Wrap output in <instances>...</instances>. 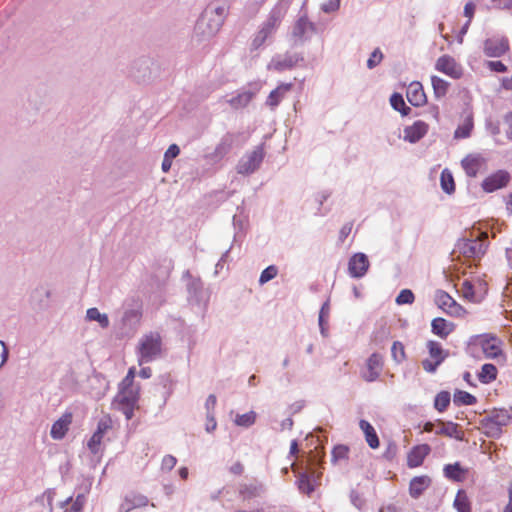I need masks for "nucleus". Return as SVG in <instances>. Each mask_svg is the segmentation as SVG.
I'll return each mask as SVG.
<instances>
[{"label":"nucleus","mask_w":512,"mask_h":512,"mask_svg":"<svg viewBox=\"0 0 512 512\" xmlns=\"http://www.w3.org/2000/svg\"><path fill=\"white\" fill-rule=\"evenodd\" d=\"M512 415L506 409H494L486 417L481 419L482 432L489 438L498 439L504 432V428L511 422Z\"/></svg>","instance_id":"1"},{"label":"nucleus","mask_w":512,"mask_h":512,"mask_svg":"<svg viewBox=\"0 0 512 512\" xmlns=\"http://www.w3.org/2000/svg\"><path fill=\"white\" fill-rule=\"evenodd\" d=\"M139 396L138 387L119 388L114 405L125 415L127 420L132 419L134 410L138 409Z\"/></svg>","instance_id":"2"},{"label":"nucleus","mask_w":512,"mask_h":512,"mask_svg":"<svg viewBox=\"0 0 512 512\" xmlns=\"http://www.w3.org/2000/svg\"><path fill=\"white\" fill-rule=\"evenodd\" d=\"M162 340L157 332L144 335L138 344V364L142 365L152 361L161 354Z\"/></svg>","instance_id":"3"},{"label":"nucleus","mask_w":512,"mask_h":512,"mask_svg":"<svg viewBox=\"0 0 512 512\" xmlns=\"http://www.w3.org/2000/svg\"><path fill=\"white\" fill-rule=\"evenodd\" d=\"M426 348L429 358L422 361V367L426 372L434 373L448 357L449 352L443 349L441 343L434 340L427 341Z\"/></svg>","instance_id":"4"},{"label":"nucleus","mask_w":512,"mask_h":512,"mask_svg":"<svg viewBox=\"0 0 512 512\" xmlns=\"http://www.w3.org/2000/svg\"><path fill=\"white\" fill-rule=\"evenodd\" d=\"M435 303L444 313L454 318H464L468 313L461 304L443 290L436 292Z\"/></svg>","instance_id":"5"},{"label":"nucleus","mask_w":512,"mask_h":512,"mask_svg":"<svg viewBox=\"0 0 512 512\" xmlns=\"http://www.w3.org/2000/svg\"><path fill=\"white\" fill-rule=\"evenodd\" d=\"M487 233L481 232L474 239H463L458 243V248L461 254L467 258H479L487 249L486 240Z\"/></svg>","instance_id":"6"},{"label":"nucleus","mask_w":512,"mask_h":512,"mask_svg":"<svg viewBox=\"0 0 512 512\" xmlns=\"http://www.w3.org/2000/svg\"><path fill=\"white\" fill-rule=\"evenodd\" d=\"M476 343L481 347L482 352L487 358H498L503 355V342L496 335H478Z\"/></svg>","instance_id":"7"},{"label":"nucleus","mask_w":512,"mask_h":512,"mask_svg":"<svg viewBox=\"0 0 512 512\" xmlns=\"http://www.w3.org/2000/svg\"><path fill=\"white\" fill-rule=\"evenodd\" d=\"M510 49L506 36H493L484 41L483 50L488 57H501Z\"/></svg>","instance_id":"8"},{"label":"nucleus","mask_w":512,"mask_h":512,"mask_svg":"<svg viewBox=\"0 0 512 512\" xmlns=\"http://www.w3.org/2000/svg\"><path fill=\"white\" fill-rule=\"evenodd\" d=\"M264 158V151L262 147H257L252 152L245 155L237 165V172L239 174L253 173L261 164Z\"/></svg>","instance_id":"9"},{"label":"nucleus","mask_w":512,"mask_h":512,"mask_svg":"<svg viewBox=\"0 0 512 512\" xmlns=\"http://www.w3.org/2000/svg\"><path fill=\"white\" fill-rule=\"evenodd\" d=\"M435 69L452 79H460L463 75L462 66L450 55H442L435 63Z\"/></svg>","instance_id":"10"},{"label":"nucleus","mask_w":512,"mask_h":512,"mask_svg":"<svg viewBox=\"0 0 512 512\" xmlns=\"http://www.w3.org/2000/svg\"><path fill=\"white\" fill-rule=\"evenodd\" d=\"M509 180V173L504 170H499L483 180L482 188L485 192L491 193L505 187L509 183Z\"/></svg>","instance_id":"11"},{"label":"nucleus","mask_w":512,"mask_h":512,"mask_svg":"<svg viewBox=\"0 0 512 512\" xmlns=\"http://www.w3.org/2000/svg\"><path fill=\"white\" fill-rule=\"evenodd\" d=\"M383 368V358L378 353H373L366 362L365 370L362 372V377L367 382L375 381Z\"/></svg>","instance_id":"12"},{"label":"nucleus","mask_w":512,"mask_h":512,"mask_svg":"<svg viewBox=\"0 0 512 512\" xmlns=\"http://www.w3.org/2000/svg\"><path fill=\"white\" fill-rule=\"evenodd\" d=\"M484 284L481 281L473 283L470 280H465L461 286L462 297L470 302H480L483 298Z\"/></svg>","instance_id":"13"},{"label":"nucleus","mask_w":512,"mask_h":512,"mask_svg":"<svg viewBox=\"0 0 512 512\" xmlns=\"http://www.w3.org/2000/svg\"><path fill=\"white\" fill-rule=\"evenodd\" d=\"M406 97L408 102L414 107H421L427 103V95L419 81H413L408 85Z\"/></svg>","instance_id":"14"},{"label":"nucleus","mask_w":512,"mask_h":512,"mask_svg":"<svg viewBox=\"0 0 512 512\" xmlns=\"http://www.w3.org/2000/svg\"><path fill=\"white\" fill-rule=\"evenodd\" d=\"M461 166L468 177H476L485 167V159L479 154H468L462 159Z\"/></svg>","instance_id":"15"},{"label":"nucleus","mask_w":512,"mask_h":512,"mask_svg":"<svg viewBox=\"0 0 512 512\" xmlns=\"http://www.w3.org/2000/svg\"><path fill=\"white\" fill-rule=\"evenodd\" d=\"M474 128V115L471 110L466 109L461 114V123L454 131V139H466L471 136Z\"/></svg>","instance_id":"16"},{"label":"nucleus","mask_w":512,"mask_h":512,"mask_svg":"<svg viewBox=\"0 0 512 512\" xmlns=\"http://www.w3.org/2000/svg\"><path fill=\"white\" fill-rule=\"evenodd\" d=\"M369 267V261L365 254H354L348 264V270L352 277L359 278L365 275Z\"/></svg>","instance_id":"17"},{"label":"nucleus","mask_w":512,"mask_h":512,"mask_svg":"<svg viewBox=\"0 0 512 512\" xmlns=\"http://www.w3.org/2000/svg\"><path fill=\"white\" fill-rule=\"evenodd\" d=\"M428 130L429 125L426 122L422 120L415 121L404 129V139L410 143L418 142L427 134Z\"/></svg>","instance_id":"18"},{"label":"nucleus","mask_w":512,"mask_h":512,"mask_svg":"<svg viewBox=\"0 0 512 512\" xmlns=\"http://www.w3.org/2000/svg\"><path fill=\"white\" fill-rule=\"evenodd\" d=\"M430 451L431 448L428 444H420L414 446L407 455V466L409 468H416L421 466Z\"/></svg>","instance_id":"19"},{"label":"nucleus","mask_w":512,"mask_h":512,"mask_svg":"<svg viewBox=\"0 0 512 512\" xmlns=\"http://www.w3.org/2000/svg\"><path fill=\"white\" fill-rule=\"evenodd\" d=\"M456 325L442 317H436L431 321V332L445 340L454 332Z\"/></svg>","instance_id":"20"},{"label":"nucleus","mask_w":512,"mask_h":512,"mask_svg":"<svg viewBox=\"0 0 512 512\" xmlns=\"http://www.w3.org/2000/svg\"><path fill=\"white\" fill-rule=\"evenodd\" d=\"M432 483V479L428 475L416 476L411 479L409 484V494L412 498H419Z\"/></svg>","instance_id":"21"},{"label":"nucleus","mask_w":512,"mask_h":512,"mask_svg":"<svg viewBox=\"0 0 512 512\" xmlns=\"http://www.w3.org/2000/svg\"><path fill=\"white\" fill-rule=\"evenodd\" d=\"M72 423V414L65 413L63 414L57 421L52 425L50 434L51 437L55 440L62 439L67 431L69 430V426Z\"/></svg>","instance_id":"22"},{"label":"nucleus","mask_w":512,"mask_h":512,"mask_svg":"<svg viewBox=\"0 0 512 512\" xmlns=\"http://www.w3.org/2000/svg\"><path fill=\"white\" fill-rule=\"evenodd\" d=\"M293 88L292 83H281L276 89L272 90L267 97L266 104L271 108H275L279 105L282 99L290 92Z\"/></svg>","instance_id":"23"},{"label":"nucleus","mask_w":512,"mask_h":512,"mask_svg":"<svg viewBox=\"0 0 512 512\" xmlns=\"http://www.w3.org/2000/svg\"><path fill=\"white\" fill-rule=\"evenodd\" d=\"M438 429L435 431L437 435H444L450 438H455L456 440H463L464 433L459 430V426L454 422L444 423L441 420H438Z\"/></svg>","instance_id":"24"},{"label":"nucleus","mask_w":512,"mask_h":512,"mask_svg":"<svg viewBox=\"0 0 512 512\" xmlns=\"http://www.w3.org/2000/svg\"><path fill=\"white\" fill-rule=\"evenodd\" d=\"M443 471L446 478L455 482H463L468 473V469L463 468L458 462L447 464Z\"/></svg>","instance_id":"25"},{"label":"nucleus","mask_w":512,"mask_h":512,"mask_svg":"<svg viewBox=\"0 0 512 512\" xmlns=\"http://www.w3.org/2000/svg\"><path fill=\"white\" fill-rule=\"evenodd\" d=\"M359 427L365 435V440L371 449H377L380 445L378 435L374 427L366 420H360Z\"/></svg>","instance_id":"26"},{"label":"nucleus","mask_w":512,"mask_h":512,"mask_svg":"<svg viewBox=\"0 0 512 512\" xmlns=\"http://www.w3.org/2000/svg\"><path fill=\"white\" fill-rule=\"evenodd\" d=\"M453 507L457 512H472V503L465 490L460 489L457 491Z\"/></svg>","instance_id":"27"},{"label":"nucleus","mask_w":512,"mask_h":512,"mask_svg":"<svg viewBox=\"0 0 512 512\" xmlns=\"http://www.w3.org/2000/svg\"><path fill=\"white\" fill-rule=\"evenodd\" d=\"M431 84L433 89V95L436 99L444 98L447 95L450 87L449 82L436 75H432Z\"/></svg>","instance_id":"28"},{"label":"nucleus","mask_w":512,"mask_h":512,"mask_svg":"<svg viewBox=\"0 0 512 512\" xmlns=\"http://www.w3.org/2000/svg\"><path fill=\"white\" fill-rule=\"evenodd\" d=\"M498 370L495 365L486 363L482 365L480 372L478 373V379L483 384H489L496 380Z\"/></svg>","instance_id":"29"},{"label":"nucleus","mask_w":512,"mask_h":512,"mask_svg":"<svg viewBox=\"0 0 512 512\" xmlns=\"http://www.w3.org/2000/svg\"><path fill=\"white\" fill-rule=\"evenodd\" d=\"M390 104L394 110L400 112L403 116H407L411 108L405 104L403 96L399 93H393L390 97Z\"/></svg>","instance_id":"30"},{"label":"nucleus","mask_w":512,"mask_h":512,"mask_svg":"<svg viewBox=\"0 0 512 512\" xmlns=\"http://www.w3.org/2000/svg\"><path fill=\"white\" fill-rule=\"evenodd\" d=\"M453 401L458 406L474 405L477 403V398L467 391L458 390L454 393Z\"/></svg>","instance_id":"31"},{"label":"nucleus","mask_w":512,"mask_h":512,"mask_svg":"<svg viewBox=\"0 0 512 512\" xmlns=\"http://www.w3.org/2000/svg\"><path fill=\"white\" fill-rule=\"evenodd\" d=\"M441 188L448 194L455 191V182L452 173L448 169H444L441 172L440 177Z\"/></svg>","instance_id":"32"},{"label":"nucleus","mask_w":512,"mask_h":512,"mask_svg":"<svg viewBox=\"0 0 512 512\" xmlns=\"http://www.w3.org/2000/svg\"><path fill=\"white\" fill-rule=\"evenodd\" d=\"M281 22V16L279 12L273 11L267 21L263 24L261 30L267 33L269 36L278 27Z\"/></svg>","instance_id":"33"},{"label":"nucleus","mask_w":512,"mask_h":512,"mask_svg":"<svg viewBox=\"0 0 512 512\" xmlns=\"http://www.w3.org/2000/svg\"><path fill=\"white\" fill-rule=\"evenodd\" d=\"M450 393L447 391L439 392L434 400V407L439 412H444L450 404Z\"/></svg>","instance_id":"34"},{"label":"nucleus","mask_w":512,"mask_h":512,"mask_svg":"<svg viewBox=\"0 0 512 512\" xmlns=\"http://www.w3.org/2000/svg\"><path fill=\"white\" fill-rule=\"evenodd\" d=\"M256 418L257 414L254 411L238 414L235 418V424L242 427H250L255 423Z\"/></svg>","instance_id":"35"},{"label":"nucleus","mask_w":512,"mask_h":512,"mask_svg":"<svg viewBox=\"0 0 512 512\" xmlns=\"http://www.w3.org/2000/svg\"><path fill=\"white\" fill-rule=\"evenodd\" d=\"M86 315L90 321L99 322L100 326L103 328H106L109 325V319H108L107 315L101 314L97 308H89L87 310Z\"/></svg>","instance_id":"36"},{"label":"nucleus","mask_w":512,"mask_h":512,"mask_svg":"<svg viewBox=\"0 0 512 512\" xmlns=\"http://www.w3.org/2000/svg\"><path fill=\"white\" fill-rule=\"evenodd\" d=\"M391 356L397 363H401L406 359L405 347L402 342H393L391 347Z\"/></svg>","instance_id":"37"},{"label":"nucleus","mask_w":512,"mask_h":512,"mask_svg":"<svg viewBox=\"0 0 512 512\" xmlns=\"http://www.w3.org/2000/svg\"><path fill=\"white\" fill-rule=\"evenodd\" d=\"M113 421L109 415L103 416L98 424L95 433L104 436V434L112 428Z\"/></svg>","instance_id":"38"},{"label":"nucleus","mask_w":512,"mask_h":512,"mask_svg":"<svg viewBox=\"0 0 512 512\" xmlns=\"http://www.w3.org/2000/svg\"><path fill=\"white\" fill-rule=\"evenodd\" d=\"M415 300V296L410 289H403L396 297V303L398 305L412 304Z\"/></svg>","instance_id":"39"},{"label":"nucleus","mask_w":512,"mask_h":512,"mask_svg":"<svg viewBox=\"0 0 512 512\" xmlns=\"http://www.w3.org/2000/svg\"><path fill=\"white\" fill-rule=\"evenodd\" d=\"M278 274V269L274 265H270L267 268H265L260 275L259 283L265 284L268 281L274 279Z\"/></svg>","instance_id":"40"},{"label":"nucleus","mask_w":512,"mask_h":512,"mask_svg":"<svg viewBox=\"0 0 512 512\" xmlns=\"http://www.w3.org/2000/svg\"><path fill=\"white\" fill-rule=\"evenodd\" d=\"M349 448L346 445H337L332 450V458L335 461L347 459Z\"/></svg>","instance_id":"41"},{"label":"nucleus","mask_w":512,"mask_h":512,"mask_svg":"<svg viewBox=\"0 0 512 512\" xmlns=\"http://www.w3.org/2000/svg\"><path fill=\"white\" fill-rule=\"evenodd\" d=\"M253 98V93L252 92H244L242 94H239L237 97L233 98L231 100V104L233 106H238V105H247Z\"/></svg>","instance_id":"42"},{"label":"nucleus","mask_w":512,"mask_h":512,"mask_svg":"<svg viewBox=\"0 0 512 512\" xmlns=\"http://www.w3.org/2000/svg\"><path fill=\"white\" fill-rule=\"evenodd\" d=\"M136 368L130 367L126 376L121 381L119 388H128V387H134V378H135Z\"/></svg>","instance_id":"43"},{"label":"nucleus","mask_w":512,"mask_h":512,"mask_svg":"<svg viewBox=\"0 0 512 512\" xmlns=\"http://www.w3.org/2000/svg\"><path fill=\"white\" fill-rule=\"evenodd\" d=\"M102 439H103V436H101L95 432L93 433L92 437L90 438V440L87 443V446L92 453H97L99 451V447L102 442Z\"/></svg>","instance_id":"44"},{"label":"nucleus","mask_w":512,"mask_h":512,"mask_svg":"<svg viewBox=\"0 0 512 512\" xmlns=\"http://www.w3.org/2000/svg\"><path fill=\"white\" fill-rule=\"evenodd\" d=\"M382 59H383L382 52L379 49H375L367 61L368 68L372 69V68L376 67L378 64H380Z\"/></svg>","instance_id":"45"},{"label":"nucleus","mask_w":512,"mask_h":512,"mask_svg":"<svg viewBox=\"0 0 512 512\" xmlns=\"http://www.w3.org/2000/svg\"><path fill=\"white\" fill-rule=\"evenodd\" d=\"M177 463V459L172 455H166L163 457L161 462V468L163 470L170 471L172 470Z\"/></svg>","instance_id":"46"},{"label":"nucleus","mask_w":512,"mask_h":512,"mask_svg":"<svg viewBox=\"0 0 512 512\" xmlns=\"http://www.w3.org/2000/svg\"><path fill=\"white\" fill-rule=\"evenodd\" d=\"M475 9H476V6H475V4H474L472 1L467 2V3L465 4V7H464V15L468 18V21H467V23L465 24L464 29H466V28L469 26V24H470V22H471V19H472V18H473V16H474Z\"/></svg>","instance_id":"47"},{"label":"nucleus","mask_w":512,"mask_h":512,"mask_svg":"<svg viewBox=\"0 0 512 512\" xmlns=\"http://www.w3.org/2000/svg\"><path fill=\"white\" fill-rule=\"evenodd\" d=\"M487 66L490 70L495 72L504 73L507 71L506 65L501 61H488Z\"/></svg>","instance_id":"48"},{"label":"nucleus","mask_w":512,"mask_h":512,"mask_svg":"<svg viewBox=\"0 0 512 512\" xmlns=\"http://www.w3.org/2000/svg\"><path fill=\"white\" fill-rule=\"evenodd\" d=\"M269 37L267 33H265L263 30H259L258 34L253 40V46L254 48H259Z\"/></svg>","instance_id":"49"},{"label":"nucleus","mask_w":512,"mask_h":512,"mask_svg":"<svg viewBox=\"0 0 512 512\" xmlns=\"http://www.w3.org/2000/svg\"><path fill=\"white\" fill-rule=\"evenodd\" d=\"M352 228H353V224L350 222L344 224L341 227L340 232H339V239L341 242H344V240L349 236V234L352 231Z\"/></svg>","instance_id":"50"},{"label":"nucleus","mask_w":512,"mask_h":512,"mask_svg":"<svg viewBox=\"0 0 512 512\" xmlns=\"http://www.w3.org/2000/svg\"><path fill=\"white\" fill-rule=\"evenodd\" d=\"M84 503H85V498L83 495H78L75 499V501L73 502L72 506L70 507V510L74 511V512H81L82 511V508L84 506Z\"/></svg>","instance_id":"51"},{"label":"nucleus","mask_w":512,"mask_h":512,"mask_svg":"<svg viewBox=\"0 0 512 512\" xmlns=\"http://www.w3.org/2000/svg\"><path fill=\"white\" fill-rule=\"evenodd\" d=\"M179 153H180L179 147L176 144H171L168 147L167 151L165 152L164 157L173 160L174 158H176L179 155Z\"/></svg>","instance_id":"52"},{"label":"nucleus","mask_w":512,"mask_h":512,"mask_svg":"<svg viewBox=\"0 0 512 512\" xmlns=\"http://www.w3.org/2000/svg\"><path fill=\"white\" fill-rule=\"evenodd\" d=\"M133 501L135 506H146L148 503V498L144 495H133V500L126 498V502Z\"/></svg>","instance_id":"53"},{"label":"nucleus","mask_w":512,"mask_h":512,"mask_svg":"<svg viewBox=\"0 0 512 512\" xmlns=\"http://www.w3.org/2000/svg\"><path fill=\"white\" fill-rule=\"evenodd\" d=\"M340 7V0H330L328 3L323 5L325 12H332L338 10Z\"/></svg>","instance_id":"54"},{"label":"nucleus","mask_w":512,"mask_h":512,"mask_svg":"<svg viewBox=\"0 0 512 512\" xmlns=\"http://www.w3.org/2000/svg\"><path fill=\"white\" fill-rule=\"evenodd\" d=\"M328 317H329V311H328V308H326L324 305L321 308L320 313H319V325H320L322 331L324 330V326H323L324 320Z\"/></svg>","instance_id":"55"},{"label":"nucleus","mask_w":512,"mask_h":512,"mask_svg":"<svg viewBox=\"0 0 512 512\" xmlns=\"http://www.w3.org/2000/svg\"><path fill=\"white\" fill-rule=\"evenodd\" d=\"M244 471V466L241 462L237 461L230 467V472L235 475H241Z\"/></svg>","instance_id":"56"},{"label":"nucleus","mask_w":512,"mask_h":512,"mask_svg":"<svg viewBox=\"0 0 512 512\" xmlns=\"http://www.w3.org/2000/svg\"><path fill=\"white\" fill-rule=\"evenodd\" d=\"M299 488H300V490H302L303 492H305L307 494H309L313 490V488L311 487V485L307 479L300 480Z\"/></svg>","instance_id":"57"},{"label":"nucleus","mask_w":512,"mask_h":512,"mask_svg":"<svg viewBox=\"0 0 512 512\" xmlns=\"http://www.w3.org/2000/svg\"><path fill=\"white\" fill-rule=\"evenodd\" d=\"M217 423L213 416L208 415L207 417V423H206V430L207 432H212L216 429Z\"/></svg>","instance_id":"58"},{"label":"nucleus","mask_w":512,"mask_h":512,"mask_svg":"<svg viewBox=\"0 0 512 512\" xmlns=\"http://www.w3.org/2000/svg\"><path fill=\"white\" fill-rule=\"evenodd\" d=\"M139 375H140V377L145 378V379L150 378L152 375L151 368H149V367L142 368L139 372Z\"/></svg>","instance_id":"59"},{"label":"nucleus","mask_w":512,"mask_h":512,"mask_svg":"<svg viewBox=\"0 0 512 512\" xmlns=\"http://www.w3.org/2000/svg\"><path fill=\"white\" fill-rule=\"evenodd\" d=\"M171 166H172V160L164 157L163 162H162V170L164 172H168L170 170Z\"/></svg>","instance_id":"60"},{"label":"nucleus","mask_w":512,"mask_h":512,"mask_svg":"<svg viewBox=\"0 0 512 512\" xmlns=\"http://www.w3.org/2000/svg\"><path fill=\"white\" fill-rule=\"evenodd\" d=\"M430 111L433 114L434 119L438 122L440 119L439 108L436 105L430 107Z\"/></svg>","instance_id":"61"},{"label":"nucleus","mask_w":512,"mask_h":512,"mask_svg":"<svg viewBox=\"0 0 512 512\" xmlns=\"http://www.w3.org/2000/svg\"><path fill=\"white\" fill-rule=\"evenodd\" d=\"M435 424L433 422H426L423 427V431L432 432L434 431Z\"/></svg>","instance_id":"62"},{"label":"nucleus","mask_w":512,"mask_h":512,"mask_svg":"<svg viewBox=\"0 0 512 512\" xmlns=\"http://www.w3.org/2000/svg\"><path fill=\"white\" fill-rule=\"evenodd\" d=\"M505 254L507 260L509 261L510 267L512 268V248H507Z\"/></svg>","instance_id":"63"},{"label":"nucleus","mask_w":512,"mask_h":512,"mask_svg":"<svg viewBox=\"0 0 512 512\" xmlns=\"http://www.w3.org/2000/svg\"><path fill=\"white\" fill-rule=\"evenodd\" d=\"M508 498H509V501L506 506L512 507V483L509 485V488H508Z\"/></svg>","instance_id":"64"}]
</instances>
